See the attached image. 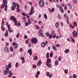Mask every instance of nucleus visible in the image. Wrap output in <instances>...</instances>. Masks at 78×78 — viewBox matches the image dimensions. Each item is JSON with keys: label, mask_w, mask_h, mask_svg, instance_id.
Returning <instances> with one entry per match:
<instances>
[{"label": "nucleus", "mask_w": 78, "mask_h": 78, "mask_svg": "<svg viewBox=\"0 0 78 78\" xmlns=\"http://www.w3.org/2000/svg\"><path fill=\"white\" fill-rule=\"evenodd\" d=\"M10 20H13V22H15L14 24L15 25H17V21H16V18L13 16H11L10 17Z\"/></svg>", "instance_id": "f257e3e1"}, {"label": "nucleus", "mask_w": 78, "mask_h": 78, "mask_svg": "<svg viewBox=\"0 0 78 78\" xmlns=\"http://www.w3.org/2000/svg\"><path fill=\"white\" fill-rule=\"evenodd\" d=\"M31 42L32 43L34 44H36V43L38 42V41H37V39H36V38L34 37L31 39Z\"/></svg>", "instance_id": "f03ea898"}, {"label": "nucleus", "mask_w": 78, "mask_h": 78, "mask_svg": "<svg viewBox=\"0 0 78 78\" xmlns=\"http://www.w3.org/2000/svg\"><path fill=\"white\" fill-rule=\"evenodd\" d=\"M73 36L74 38H76L78 37V33L77 31H73Z\"/></svg>", "instance_id": "7ed1b4c3"}, {"label": "nucleus", "mask_w": 78, "mask_h": 78, "mask_svg": "<svg viewBox=\"0 0 78 78\" xmlns=\"http://www.w3.org/2000/svg\"><path fill=\"white\" fill-rule=\"evenodd\" d=\"M5 67L7 68L6 69V70L4 71V75H7V74L8 73V72L9 71V67H8V65L6 66Z\"/></svg>", "instance_id": "20e7f679"}, {"label": "nucleus", "mask_w": 78, "mask_h": 78, "mask_svg": "<svg viewBox=\"0 0 78 78\" xmlns=\"http://www.w3.org/2000/svg\"><path fill=\"white\" fill-rule=\"evenodd\" d=\"M39 3L40 6H41V7L44 6V4L45 3H44V0H40L39 1Z\"/></svg>", "instance_id": "39448f33"}, {"label": "nucleus", "mask_w": 78, "mask_h": 78, "mask_svg": "<svg viewBox=\"0 0 78 78\" xmlns=\"http://www.w3.org/2000/svg\"><path fill=\"white\" fill-rule=\"evenodd\" d=\"M38 34H40V36H41V37H44V34L42 33V30H40L39 31V32H38Z\"/></svg>", "instance_id": "423d86ee"}, {"label": "nucleus", "mask_w": 78, "mask_h": 78, "mask_svg": "<svg viewBox=\"0 0 78 78\" xmlns=\"http://www.w3.org/2000/svg\"><path fill=\"white\" fill-rule=\"evenodd\" d=\"M13 45H14L15 47V48H17L18 47V44H17V43L15 42H13L12 43Z\"/></svg>", "instance_id": "0eeeda50"}, {"label": "nucleus", "mask_w": 78, "mask_h": 78, "mask_svg": "<svg viewBox=\"0 0 78 78\" xmlns=\"http://www.w3.org/2000/svg\"><path fill=\"white\" fill-rule=\"evenodd\" d=\"M9 72V75L8 76L9 77H12V72H11V71H9L8 72V73Z\"/></svg>", "instance_id": "6e6552de"}, {"label": "nucleus", "mask_w": 78, "mask_h": 78, "mask_svg": "<svg viewBox=\"0 0 78 78\" xmlns=\"http://www.w3.org/2000/svg\"><path fill=\"white\" fill-rule=\"evenodd\" d=\"M20 59H21L22 61V64H24V63L25 62V60L24 57H21L20 58Z\"/></svg>", "instance_id": "1a4fd4ad"}, {"label": "nucleus", "mask_w": 78, "mask_h": 78, "mask_svg": "<svg viewBox=\"0 0 78 78\" xmlns=\"http://www.w3.org/2000/svg\"><path fill=\"white\" fill-rule=\"evenodd\" d=\"M28 53H29V54L30 56L32 55V51H31V49H30L28 51Z\"/></svg>", "instance_id": "9d476101"}, {"label": "nucleus", "mask_w": 78, "mask_h": 78, "mask_svg": "<svg viewBox=\"0 0 78 78\" xmlns=\"http://www.w3.org/2000/svg\"><path fill=\"white\" fill-rule=\"evenodd\" d=\"M4 50L6 52H7V53L9 52V49H8V47H5Z\"/></svg>", "instance_id": "9b49d317"}, {"label": "nucleus", "mask_w": 78, "mask_h": 78, "mask_svg": "<svg viewBox=\"0 0 78 78\" xmlns=\"http://www.w3.org/2000/svg\"><path fill=\"white\" fill-rule=\"evenodd\" d=\"M3 5H4V6H5V4H7V3H8V2L6 0H3Z\"/></svg>", "instance_id": "f8f14e48"}, {"label": "nucleus", "mask_w": 78, "mask_h": 78, "mask_svg": "<svg viewBox=\"0 0 78 78\" xmlns=\"http://www.w3.org/2000/svg\"><path fill=\"white\" fill-rule=\"evenodd\" d=\"M41 64H42V62L41 61V60H40L37 63V66H41Z\"/></svg>", "instance_id": "ddd939ff"}, {"label": "nucleus", "mask_w": 78, "mask_h": 78, "mask_svg": "<svg viewBox=\"0 0 78 78\" xmlns=\"http://www.w3.org/2000/svg\"><path fill=\"white\" fill-rule=\"evenodd\" d=\"M4 35L5 37H8V30L6 31V33H5Z\"/></svg>", "instance_id": "4468645a"}, {"label": "nucleus", "mask_w": 78, "mask_h": 78, "mask_svg": "<svg viewBox=\"0 0 78 78\" xmlns=\"http://www.w3.org/2000/svg\"><path fill=\"white\" fill-rule=\"evenodd\" d=\"M51 62V59L50 58H48L47 60L46 63H50Z\"/></svg>", "instance_id": "2eb2a0df"}, {"label": "nucleus", "mask_w": 78, "mask_h": 78, "mask_svg": "<svg viewBox=\"0 0 78 78\" xmlns=\"http://www.w3.org/2000/svg\"><path fill=\"white\" fill-rule=\"evenodd\" d=\"M46 66L50 68L51 67V64H49L48 63H46Z\"/></svg>", "instance_id": "dca6fc26"}, {"label": "nucleus", "mask_w": 78, "mask_h": 78, "mask_svg": "<svg viewBox=\"0 0 78 78\" xmlns=\"http://www.w3.org/2000/svg\"><path fill=\"white\" fill-rule=\"evenodd\" d=\"M55 26L56 28H58L59 27V23L57 22L55 24Z\"/></svg>", "instance_id": "f3484780"}, {"label": "nucleus", "mask_w": 78, "mask_h": 78, "mask_svg": "<svg viewBox=\"0 0 78 78\" xmlns=\"http://www.w3.org/2000/svg\"><path fill=\"white\" fill-rule=\"evenodd\" d=\"M15 6L16 9L19 8V5H18V4H17V3H16V5Z\"/></svg>", "instance_id": "a211bd4d"}, {"label": "nucleus", "mask_w": 78, "mask_h": 78, "mask_svg": "<svg viewBox=\"0 0 78 78\" xmlns=\"http://www.w3.org/2000/svg\"><path fill=\"white\" fill-rule=\"evenodd\" d=\"M45 43L44 42H42L41 44V47H43V48H44V47H45Z\"/></svg>", "instance_id": "6ab92c4d"}, {"label": "nucleus", "mask_w": 78, "mask_h": 78, "mask_svg": "<svg viewBox=\"0 0 78 78\" xmlns=\"http://www.w3.org/2000/svg\"><path fill=\"white\" fill-rule=\"evenodd\" d=\"M34 11H32L31 10L30 12L29 13V14L30 16H31L32 14H33V13H34Z\"/></svg>", "instance_id": "aec40b11"}, {"label": "nucleus", "mask_w": 78, "mask_h": 78, "mask_svg": "<svg viewBox=\"0 0 78 78\" xmlns=\"http://www.w3.org/2000/svg\"><path fill=\"white\" fill-rule=\"evenodd\" d=\"M28 23L29 25H30V24H31V20H30V19L28 18Z\"/></svg>", "instance_id": "412c9836"}, {"label": "nucleus", "mask_w": 78, "mask_h": 78, "mask_svg": "<svg viewBox=\"0 0 78 78\" xmlns=\"http://www.w3.org/2000/svg\"><path fill=\"white\" fill-rule=\"evenodd\" d=\"M60 10L62 12L64 13V10L61 7H60Z\"/></svg>", "instance_id": "4be33fe9"}, {"label": "nucleus", "mask_w": 78, "mask_h": 78, "mask_svg": "<svg viewBox=\"0 0 78 78\" xmlns=\"http://www.w3.org/2000/svg\"><path fill=\"white\" fill-rule=\"evenodd\" d=\"M73 25L75 27H77V23L75 21L73 22Z\"/></svg>", "instance_id": "5701e85b"}, {"label": "nucleus", "mask_w": 78, "mask_h": 78, "mask_svg": "<svg viewBox=\"0 0 78 78\" xmlns=\"http://www.w3.org/2000/svg\"><path fill=\"white\" fill-rule=\"evenodd\" d=\"M58 60H56L55 62V66H58Z\"/></svg>", "instance_id": "b1692460"}, {"label": "nucleus", "mask_w": 78, "mask_h": 78, "mask_svg": "<svg viewBox=\"0 0 78 78\" xmlns=\"http://www.w3.org/2000/svg\"><path fill=\"white\" fill-rule=\"evenodd\" d=\"M9 49H10V51H11V52H12V51H13V48L11 47H10V48H9Z\"/></svg>", "instance_id": "393cba45"}, {"label": "nucleus", "mask_w": 78, "mask_h": 78, "mask_svg": "<svg viewBox=\"0 0 78 78\" xmlns=\"http://www.w3.org/2000/svg\"><path fill=\"white\" fill-rule=\"evenodd\" d=\"M52 48H53V49L54 50H55V51H56L57 50V49L55 48V46L54 45H53Z\"/></svg>", "instance_id": "a878e982"}, {"label": "nucleus", "mask_w": 78, "mask_h": 78, "mask_svg": "<svg viewBox=\"0 0 78 78\" xmlns=\"http://www.w3.org/2000/svg\"><path fill=\"white\" fill-rule=\"evenodd\" d=\"M69 52V49H66L65 51V53H68Z\"/></svg>", "instance_id": "bb28decb"}, {"label": "nucleus", "mask_w": 78, "mask_h": 78, "mask_svg": "<svg viewBox=\"0 0 78 78\" xmlns=\"http://www.w3.org/2000/svg\"><path fill=\"white\" fill-rule=\"evenodd\" d=\"M46 58L48 59L49 58V53L48 52L46 55Z\"/></svg>", "instance_id": "cd10ccee"}, {"label": "nucleus", "mask_w": 78, "mask_h": 78, "mask_svg": "<svg viewBox=\"0 0 78 78\" xmlns=\"http://www.w3.org/2000/svg\"><path fill=\"white\" fill-rule=\"evenodd\" d=\"M12 11H14V10H15V6L12 5Z\"/></svg>", "instance_id": "c85d7f7f"}, {"label": "nucleus", "mask_w": 78, "mask_h": 78, "mask_svg": "<svg viewBox=\"0 0 78 78\" xmlns=\"http://www.w3.org/2000/svg\"><path fill=\"white\" fill-rule=\"evenodd\" d=\"M44 17L45 19H47V14H44Z\"/></svg>", "instance_id": "c756f323"}, {"label": "nucleus", "mask_w": 78, "mask_h": 78, "mask_svg": "<svg viewBox=\"0 0 78 78\" xmlns=\"http://www.w3.org/2000/svg\"><path fill=\"white\" fill-rule=\"evenodd\" d=\"M35 27L37 30H39V26H37V25H35Z\"/></svg>", "instance_id": "7c9ffc66"}, {"label": "nucleus", "mask_w": 78, "mask_h": 78, "mask_svg": "<svg viewBox=\"0 0 78 78\" xmlns=\"http://www.w3.org/2000/svg\"><path fill=\"white\" fill-rule=\"evenodd\" d=\"M8 31H9L10 33H12V30H11V29L10 28H8Z\"/></svg>", "instance_id": "2f4dec72"}, {"label": "nucleus", "mask_w": 78, "mask_h": 78, "mask_svg": "<svg viewBox=\"0 0 78 78\" xmlns=\"http://www.w3.org/2000/svg\"><path fill=\"white\" fill-rule=\"evenodd\" d=\"M22 19L23 20L24 22H26V20L25 19V18L24 17H21Z\"/></svg>", "instance_id": "473e14b6"}, {"label": "nucleus", "mask_w": 78, "mask_h": 78, "mask_svg": "<svg viewBox=\"0 0 78 78\" xmlns=\"http://www.w3.org/2000/svg\"><path fill=\"white\" fill-rule=\"evenodd\" d=\"M19 36H20V33H18L16 36V37L19 38Z\"/></svg>", "instance_id": "72a5a7b5"}, {"label": "nucleus", "mask_w": 78, "mask_h": 78, "mask_svg": "<svg viewBox=\"0 0 78 78\" xmlns=\"http://www.w3.org/2000/svg\"><path fill=\"white\" fill-rule=\"evenodd\" d=\"M1 29L2 30H3V31H4L5 30V27H3V26H1Z\"/></svg>", "instance_id": "f704fd0d"}, {"label": "nucleus", "mask_w": 78, "mask_h": 78, "mask_svg": "<svg viewBox=\"0 0 78 78\" xmlns=\"http://www.w3.org/2000/svg\"><path fill=\"white\" fill-rule=\"evenodd\" d=\"M77 77V76H76V75L75 74H73V78H76Z\"/></svg>", "instance_id": "c9c22d12"}, {"label": "nucleus", "mask_w": 78, "mask_h": 78, "mask_svg": "<svg viewBox=\"0 0 78 78\" xmlns=\"http://www.w3.org/2000/svg\"><path fill=\"white\" fill-rule=\"evenodd\" d=\"M38 58V57L37 56L34 57V59H35V60H37V59Z\"/></svg>", "instance_id": "e433bc0d"}, {"label": "nucleus", "mask_w": 78, "mask_h": 78, "mask_svg": "<svg viewBox=\"0 0 78 78\" xmlns=\"http://www.w3.org/2000/svg\"><path fill=\"white\" fill-rule=\"evenodd\" d=\"M8 67L9 68H11V63H9V65L8 66Z\"/></svg>", "instance_id": "4c0bfd02"}, {"label": "nucleus", "mask_w": 78, "mask_h": 78, "mask_svg": "<svg viewBox=\"0 0 78 78\" xmlns=\"http://www.w3.org/2000/svg\"><path fill=\"white\" fill-rule=\"evenodd\" d=\"M32 67L34 69H36V65H33V66H32Z\"/></svg>", "instance_id": "58836bf2"}, {"label": "nucleus", "mask_w": 78, "mask_h": 78, "mask_svg": "<svg viewBox=\"0 0 78 78\" xmlns=\"http://www.w3.org/2000/svg\"><path fill=\"white\" fill-rule=\"evenodd\" d=\"M28 23L27 22H26L25 23V26H28Z\"/></svg>", "instance_id": "ea45409f"}, {"label": "nucleus", "mask_w": 78, "mask_h": 78, "mask_svg": "<svg viewBox=\"0 0 78 78\" xmlns=\"http://www.w3.org/2000/svg\"><path fill=\"white\" fill-rule=\"evenodd\" d=\"M64 72L65 73H68V70L67 69H66L64 71Z\"/></svg>", "instance_id": "a19ab883"}, {"label": "nucleus", "mask_w": 78, "mask_h": 78, "mask_svg": "<svg viewBox=\"0 0 78 78\" xmlns=\"http://www.w3.org/2000/svg\"><path fill=\"white\" fill-rule=\"evenodd\" d=\"M73 2H74V3L75 4H76V3H77L76 2H77V0H73Z\"/></svg>", "instance_id": "79ce46f5"}, {"label": "nucleus", "mask_w": 78, "mask_h": 78, "mask_svg": "<svg viewBox=\"0 0 78 78\" xmlns=\"http://www.w3.org/2000/svg\"><path fill=\"white\" fill-rule=\"evenodd\" d=\"M58 61H61V60L62 59V58H61V56H59V57H58Z\"/></svg>", "instance_id": "37998d69"}, {"label": "nucleus", "mask_w": 78, "mask_h": 78, "mask_svg": "<svg viewBox=\"0 0 78 78\" xmlns=\"http://www.w3.org/2000/svg\"><path fill=\"white\" fill-rule=\"evenodd\" d=\"M20 10V9L18 8H17V12H19Z\"/></svg>", "instance_id": "c03bdc74"}, {"label": "nucleus", "mask_w": 78, "mask_h": 78, "mask_svg": "<svg viewBox=\"0 0 78 78\" xmlns=\"http://www.w3.org/2000/svg\"><path fill=\"white\" fill-rule=\"evenodd\" d=\"M33 9H34V8L33 7V6H32L31 7V8L30 11H33Z\"/></svg>", "instance_id": "a18cd8bd"}, {"label": "nucleus", "mask_w": 78, "mask_h": 78, "mask_svg": "<svg viewBox=\"0 0 78 78\" xmlns=\"http://www.w3.org/2000/svg\"><path fill=\"white\" fill-rule=\"evenodd\" d=\"M37 74L39 75H40V72L37 71Z\"/></svg>", "instance_id": "49530a36"}, {"label": "nucleus", "mask_w": 78, "mask_h": 78, "mask_svg": "<svg viewBox=\"0 0 78 78\" xmlns=\"http://www.w3.org/2000/svg\"><path fill=\"white\" fill-rule=\"evenodd\" d=\"M18 65H19V64L18 63H16L15 65L16 67H17V66H18Z\"/></svg>", "instance_id": "de8ad7c7"}, {"label": "nucleus", "mask_w": 78, "mask_h": 78, "mask_svg": "<svg viewBox=\"0 0 78 78\" xmlns=\"http://www.w3.org/2000/svg\"><path fill=\"white\" fill-rule=\"evenodd\" d=\"M5 5H3V4L1 6V9H2L3 8H4V6Z\"/></svg>", "instance_id": "09e8293b"}, {"label": "nucleus", "mask_w": 78, "mask_h": 78, "mask_svg": "<svg viewBox=\"0 0 78 78\" xmlns=\"http://www.w3.org/2000/svg\"><path fill=\"white\" fill-rule=\"evenodd\" d=\"M55 11V8H52V10H51V12H53Z\"/></svg>", "instance_id": "8fccbe9b"}, {"label": "nucleus", "mask_w": 78, "mask_h": 78, "mask_svg": "<svg viewBox=\"0 0 78 78\" xmlns=\"http://www.w3.org/2000/svg\"><path fill=\"white\" fill-rule=\"evenodd\" d=\"M39 77V75L38 74H36V76H35V78H37Z\"/></svg>", "instance_id": "3c124183"}, {"label": "nucleus", "mask_w": 78, "mask_h": 78, "mask_svg": "<svg viewBox=\"0 0 78 78\" xmlns=\"http://www.w3.org/2000/svg\"><path fill=\"white\" fill-rule=\"evenodd\" d=\"M46 35L47 36H49V35H50V34L49 33L47 32L46 33Z\"/></svg>", "instance_id": "603ef678"}, {"label": "nucleus", "mask_w": 78, "mask_h": 78, "mask_svg": "<svg viewBox=\"0 0 78 78\" xmlns=\"http://www.w3.org/2000/svg\"><path fill=\"white\" fill-rule=\"evenodd\" d=\"M53 53H51L50 54V57H53Z\"/></svg>", "instance_id": "864d4df0"}, {"label": "nucleus", "mask_w": 78, "mask_h": 78, "mask_svg": "<svg viewBox=\"0 0 78 78\" xmlns=\"http://www.w3.org/2000/svg\"><path fill=\"white\" fill-rule=\"evenodd\" d=\"M24 38L25 39H27V36L26 35H24Z\"/></svg>", "instance_id": "5fc2aeb1"}, {"label": "nucleus", "mask_w": 78, "mask_h": 78, "mask_svg": "<svg viewBox=\"0 0 78 78\" xmlns=\"http://www.w3.org/2000/svg\"><path fill=\"white\" fill-rule=\"evenodd\" d=\"M56 34H54V36H53L52 37H53V38H55V37H56Z\"/></svg>", "instance_id": "6e6d98bb"}, {"label": "nucleus", "mask_w": 78, "mask_h": 78, "mask_svg": "<svg viewBox=\"0 0 78 78\" xmlns=\"http://www.w3.org/2000/svg\"><path fill=\"white\" fill-rule=\"evenodd\" d=\"M49 38L51 39L52 38V35H49Z\"/></svg>", "instance_id": "4d7b16f0"}, {"label": "nucleus", "mask_w": 78, "mask_h": 78, "mask_svg": "<svg viewBox=\"0 0 78 78\" xmlns=\"http://www.w3.org/2000/svg\"><path fill=\"white\" fill-rule=\"evenodd\" d=\"M41 17V14H39V16H38V19H40V17Z\"/></svg>", "instance_id": "13d9d810"}, {"label": "nucleus", "mask_w": 78, "mask_h": 78, "mask_svg": "<svg viewBox=\"0 0 78 78\" xmlns=\"http://www.w3.org/2000/svg\"><path fill=\"white\" fill-rule=\"evenodd\" d=\"M71 41H73V43H75V40H74V38H73L72 40Z\"/></svg>", "instance_id": "bf43d9fd"}, {"label": "nucleus", "mask_w": 78, "mask_h": 78, "mask_svg": "<svg viewBox=\"0 0 78 78\" xmlns=\"http://www.w3.org/2000/svg\"><path fill=\"white\" fill-rule=\"evenodd\" d=\"M66 23L68 24H69L70 23V22L68 20H66Z\"/></svg>", "instance_id": "052dcab7"}, {"label": "nucleus", "mask_w": 78, "mask_h": 78, "mask_svg": "<svg viewBox=\"0 0 78 78\" xmlns=\"http://www.w3.org/2000/svg\"><path fill=\"white\" fill-rule=\"evenodd\" d=\"M22 14L24 16H26V14L24 13H22Z\"/></svg>", "instance_id": "680f3d73"}, {"label": "nucleus", "mask_w": 78, "mask_h": 78, "mask_svg": "<svg viewBox=\"0 0 78 78\" xmlns=\"http://www.w3.org/2000/svg\"><path fill=\"white\" fill-rule=\"evenodd\" d=\"M50 74V73L49 72H47L46 73V75H47V76H48L49 75V74Z\"/></svg>", "instance_id": "e2e57ef3"}, {"label": "nucleus", "mask_w": 78, "mask_h": 78, "mask_svg": "<svg viewBox=\"0 0 78 78\" xmlns=\"http://www.w3.org/2000/svg\"><path fill=\"white\" fill-rule=\"evenodd\" d=\"M64 7L65 9V10H67V6H66V5H65Z\"/></svg>", "instance_id": "0e129e2a"}, {"label": "nucleus", "mask_w": 78, "mask_h": 78, "mask_svg": "<svg viewBox=\"0 0 78 78\" xmlns=\"http://www.w3.org/2000/svg\"><path fill=\"white\" fill-rule=\"evenodd\" d=\"M52 77V74H50L49 76V78H51V77Z\"/></svg>", "instance_id": "69168bd1"}, {"label": "nucleus", "mask_w": 78, "mask_h": 78, "mask_svg": "<svg viewBox=\"0 0 78 78\" xmlns=\"http://www.w3.org/2000/svg\"><path fill=\"white\" fill-rule=\"evenodd\" d=\"M48 41H46L44 43L45 45H47V44H48Z\"/></svg>", "instance_id": "338daca9"}, {"label": "nucleus", "mask_w": 78, "mask_h": 78, "mask_svg": "<svg viewBox=\"0 0 78 78\" xmlns=\"http://www.w3.org/2000/svg\"><path fill=\"white\" fill-rule=\"evenodd\" d=\"M9 41H10V42H12V39H11V38H9Z\"/></svg>", "instance_id": "774afa93"}]
</instances>
